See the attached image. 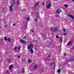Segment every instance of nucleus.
Masks as SVG:
<instances>
[{"mask_svg": "<svg viewBox=\"0 0 74 74\" xmlns=\"http://www.w3.org/2000/svg\"><path fill=\"white\" fill-rule=\"evenodd\" d=\"M33 48V45L32 44H30V45H28L27 47V48L28 50L31 49V48Z\"/></svg>", "mask_w": 74, "mask_h": 74, "instance_id": "f257e3e1", "label": "nucleus"}, {"mask_svg": "<svg viewBox=\"0 0 74 74\" xmlns=\"http://www.w3.org/2000/svg\"><path fill=\"white\" fill-rule=\"evenodd\" d=\"M61 12H62V10H60V9H58L57 10L56 12L58 14L60 13Z\"/></svg>", "mask_w": 74, "mask_h": 74, "instance_id": "f03ea898", "label": "nucleus"}, {"mask_svg": "<svg viewBox=\"0 0 74 74\" xmlns=\"http://www.w3.org/2000/svg\"><path fill=\"white\" fill-rule=\"evenodd\" d=\"M51 3H49V4H48L47 6H46L47 8H51Z\"/></svg>", "mask_w": 74, "mask_h": 74, "instance_id": "7ed1b4c3", "label": "nucleus"}, {"mask_svg": "<svg viewBox=\"0 0 74 74\" xmlns=\"http://www.w3.org/2000/svg\"><path fill=\"white\" fill-rule=\"evenodd\" d=\"M10 7V11H11L13 10L12 7H13V5L12 4H11L10 6H9Z\"/></svg>", "mask_w": 74, "mask_h": 74, "instance_id": "20e7f679", "label": "nucleus"}, {"mask_svg": "<svg viewBox=\"0 0 74 74\" xmlns=\"http://www.w3.org/2000/svg\"><path fill=\"white\" fill-rule=\"evenodd\" d=\"M12 67H13V65H10L9 68V70H11L12 69Z\"/></svg>", "mask_w": 74, "mask_h": 74, "instance_id": "39448f33", "label": "nucleus"}, {"mask_svg": "<svg viewBox=\"0 0 74 74\" xmlns=\"http://www.w3.org/2000/svg\"><path fill=\"white\" fill-rule=\"evenodd\" d=\"M20 41L21 42H22V43H23V44H25V43H26V42H25V41L22 40H20Z\"/></svg>", "mask_w": 74, "mask_h": 74, "instance_id": "423d86ee", "label": "nucleus"}, {"mask_svg": "<svg viewBox=\"0 0 74 74\" xmlns=\"http://www.w3.org/2000/svg\"><path fill=\"white\" fill-rule=\"evenodd\" d=\"M68 15L69 17L71 18H72V19H74V17L73 16V15L71 14H68Z\"/></svg>", "mask_w": 74, "mask_h": 74, "instance_id": "0eeeda50", "label": "nucleus"}, {"mask_svg": "<svg viewBox=\"0 0 74 74\" xmlns=\"http://www.w3.org/2000/svg\"><path fill=\"white\" fill-rule=\"evenodd\" d=\"M37 67H38L37 65H35L34 68V70H36V69H37Z\"/></svg>", "mask_w": 74, "mask_h": 74, "instance_id": "6e6552de", "label": "nucleus"}, {"mask_svg": "<svg viewBox=\"0 0 74 74\" xmlns=\"http://www.w3.org/2000/svg\"><path fill=\"white\" fill-rule=\"evenodd\" d=\"M57 30H58V29H57V28L56 27L54 29L53 32H57Z\"/></svg>", "mask_w": 74, "mask_h": 74, "instance_id": "1a4fd4ad", "label": "nucleus"}, {"mask_svg": "<svg viewBox=\"0 0 74 74\" xmlns=\"http://www.w3.org/2000/svg\"><path fill=\"white\" fill-rule=\"evenodd\" d=\"M30 51L31 53L32 54H33V53H34V51H33V49H31Z\"/></svg>", "mask_w": 74, "mask_h": 74, "instance_id": "9d476101", "label": "nucleus"}, {"mask_svg": "<svg viewBox=\"0 0 74 74\" xmlns=\"http://www.w3.org/2000/svg\"><path fill=\"white\" fill-rule=\"evenodd\" d=\"M38 4H39V3H36L35 4V5L34 6V7H37V5H38Z\"/></svg>", "mask_w": 74, "mask_h": 74, "instance_id": "9b49d317", "label": "nucleus"}, {"mask_svg": "<svg viewBox=\"0 0 74 74\" xmlns=\"http://www.w3.org/2000/svg\"><path fill=\"white\" fill-rule=\"evenodd\" d=\"M13 3L14 5L15 4V0H12Z\"/></svg>", "mask_w": 74, "mask_h": 74, "instance_id": "f8f14e48", "label": "nucleus"}, {"mask_svg": "<svg viewBox=\"0 0 74 74\" xmlns=\"http://www.w3.org/2000/svg\"><path fill=\"white\" fill-rule=\"evenodd\" d=\"M71 42H69L68 43V44H67V45L68 46H69L71 45Z\"/></svg>", "mask_w": 74, "mask_h": 74, "instance_id": "ddd939ff", "label": "nucleus"}, {"mask_svg": "<svg viewBox=\"0 0 74 74\" xmlns=\"http://www.w3.org/2000/svg\"><path fill=\"white\" fill-rule=\"evenodd\" d=\"M60 72H61V70H60V69H58L57 70V72L58 73H60Z\"/></svg>", "mask_w": 74, "mask_h": 74, "instance_id": "4468645a", "label": "nucleus"}, {"mask_svg": "<svg viewBox=\"0 0 74 74\" xmlns=\"http://www.w3.org/2000/svg\"><path fill=\"white\" fill-rule=\"evenodd\" d=\"M73 60H74L73 59H69V62H73Z\"/></svg>", "mask_w": 74, "mask_h": 74, "instance_id": "2eb2a0df", "label": "nucleus"}, {"mask_svg": "<svg viewBox=\"0 0 74 74\" xmlns=\"http://www.w3.org/2000/svg\"><path fill=\"white\" fill-rule=\"evenodd\" d=\"M8 42H10V41H11V38H8Z\"/></svg>", "mask_w": 74, "mask_h": 74, "instance_id": "dca6fc26", "label": "nucleus"}, {"mask_svg": "<svg viewBox=\"0 0 74 74\" xmlns=\"http://www.w3.org/2000/svg\"><path fill=\"white\" fill-rule=\"evenodd\" d=\"M64 7H65L66 8H68V5L67 4L64 5Z\"/></svg>", "mask_w": 74, "mask_h": 74, "instance_id": "f3484780", "label": "nucleus"}, {"mask_svg": "<svg viewBox=\"0 0 74 74\" xmlns=\"http://www.w3.org/2000/svg\"><path fill=\"white\" fill-rule=\"evenodd\" d=\"M28 63H31V60H30V59H29V60L28 61Z\"/></svg>", "mask_w": 74, "mask_h": 74, "instance_id": "a211bd4d", "label": "nucleus"}, {"mask_svg": "<svg viewBox=\"0 0 74 74\" xmlns=\"http://www.w3.org/2000/svg\"><path fill=\"white\" fill-rule=\"evenodd\" d=\"M54 63V62H51L50 64V66H52L53 64Z\"/></svg>", "mask_w": 74, "mask_h": 74, "instance_id": "6ab92c4d", "label": "nucleus"}, {"mask_svg": "<svg viewBox=\"0 0 74 74\" xmlns=\"http://www.w3.org/2000/svg\"><path fill=\"white\" fill-rule=\"evenodd\" d=\"M51 32H53V28H51Z\"/></svg>", "mask_w": 74, "mask_h": 74, "instance_id": "aec40b11", "label": "nucleus"}, {"mask_svg": "<svg viewBox=\"0 0 74 74\" xmlns=\"http://www.w3.org/2000/svg\"><path fill=\"white\" fill-rule=\"evenodd\" d=\"M4 39L6 41H7V37H5L4 38Z\"/></svg>", "mask_w": 74, "mask_h": 74, "instance_id": "412c9836", "label": "nucleus"}, {"mask_svg": "<svg viewBox=\"0 0 74 74\" xmlns=\"http://www.w3.org/2000/svg\"><path fill=\"white\" fill-rule=\"evenodd\" d=\"M16 49H17V47L16 46L14 48V50L15 51H16Z\"/></svg>", "mask_w": 74, "mask_h": 74, "instance_id": "4be33fe9", "label": "nucleus"}, {"mask_svg": "<svg viewBox=\"0 0 74 74\" xmlns=\"http://www.w3.org/2000/svg\"><path fill=\"white\" fill-rule=\"evenodd\" d=\"M19 4V1H17V5H18Z\"/></svg>", "mask_w": 74, "mask_h": 74, "instance_id": "5701e85b", "label": "nucleus"}, {"mask_svg": "<svg viewBox=\"0 0 74 74\" xmlns=\"http://www.w3.org/2000/svg\"><path fill=\"white\" fill-rule=\"evenodd\" d=\"M27 20L28 21H29V17H27Z\"/></svg>", "mask_w": 74, "mask_h": 74, "instance_id": "b1692460", "label": "nucleus"}, {"mask_svg": "<svg viewBox=\"0 0 74 74\" xmlns=\"http://www.w3.org/2000/svg\"><path fill=\"white\" fill-rule=\"evenodd\" d=\"M25 10H26V9H23V10H22V11L23 12H24L25 11Z\"/></svg>", "mask_w": 74, "mask_h": 74, "instance_id": "393cba45", "label": "nucleus"}, {"mask_svg": "<svg viewBox=\"0 0 74 74\" xmlns=\"http://www.w3.org/2000/svg\"><path fill=\"white\" fill-rule=\"evenodd\" d=\"M24 39H25V38H26V36H25L23 37Z\"/></svg>", "mask_w": 74, "mask_h": 74, "instance_id": "a878e982", "label": "nucleus"}, {"mask_svg": "<svg viewBox=\"0 0 74 74\" xmlns=\"http://www.w3.org/2000/svg\"><path fill=\"white\" fill-rule=\"evenodd\" d=\"M20 49H21V47L19 46L18 48V51H20Z\"/></svg>", "mask_w": 74, "mask_h": 74, "instance_id": "bb28decb", "label": "nucleus"}, {"mask_svg": "<svg viewBox=\"0 0 74 74\" xmlns=\"http://www.w3.org/2000/svg\"><path fill=\"white\" fill-rule=\"evenodd\" d=\"M56 38H59V36L58 35H57L56 36Z\"/></svg>", "mask_w": 74, "mask_h": 74, "instance_id": "cd10ccee", "label": "nucleus"}, {"mask_svg": "<svg viewBox=\"0 0 74 74\" xmlns=\"http://www.w3.org/2000/svg\"><path fill=\"white\" fill-rule=\"evenodd\" d=\"M22 72L23 73H24L25 72V69H23V71H22Z\"/></svg>", "mask_w": 74, "mask_h": 74, "instance_id": "c85d7f7f", "label": "nucleus"}, {"mask_svg": "<svg viewBox=\"0 0 74 74\" xmlns=\"http://www.w3.org/2000/svg\"><path fill=\"white\" fill-rule=\"evenodd\" d=\"M34 21H35V22H37V20L36 19H35Z\"/></svg>", "mask_w": 74, "mask_h": 74, "instance_id": "c756f323", "label": "nucleus"}, {"mask_svg": "<svg viewBox=\"0 0 74 74\" xmlns=\"http://www.w3.org/2000/svg\"><path fill=\"white\" fill-rule=\"evenodd\" d=\"M63 35H64V36H66V33L63 34Z\"/></svg>", "mask_w": 74, "mask_h": 74, "instance_id": "7c9ffc66", "label": "nucleus"}, {"mask_svg": "<svg viewBox=\"0 0 74 74\" xmlns=\"http://www.w3.org/2000/svg\"><path fill=\"white\" fill-rule=\"evenodd\" d=\"M42 5H44V2H42Z\"/></svg>", "mask_w": 74, "mask_h": 74, "instance_id": "2f4dec72", "label": "nucleus"}, {"mask_svg": "<svg viewBox=\"0 0 74 74\" xmlns=\"http://www.w3.org/2000/svg\"><path fill=\"white\" fill-rule=\"evenodd\" d=\"M16 25L15 23H14L13 25V26H15Z\"/></svg>", "mask_w": 74, "mask_h": 74, "instance_id": "473e14b6", "label": "nucleus"}, {"mask_svg": "<svg viewBox=\"0 0 74 74\" xmlns=\"http://www.w3.org/2000/svg\"><path fill=\"white\" fill-rule=\"evenodd\" d=\"M18 58H21V56H18Z\"/></svg>", "mask_w": 74, "mask_h": 74, "instance_id": "72a5a7b5", "label": "nucleus"}, {"mask_svg": "<svg viewBox=\"0 0 74 74\" xmlns=\"http://www.w3.org/2000/svg\"><path fill=\"white\" fill-rule=\"evenodd\" d=\"M56 16L57 17H59V16L57 14L56 15Z\"/></svg>", "mask_w": 74, "mask_h": 74, "instance_id": "f704fd0d", "label": "nucleus"}, {"mask_svg": "<svg viewBox=\"0 0 74 74\" xmlns=\"http://www.w3.org/2000/svg\"><path fill=\"white\" fill-rule=\"evenodd\" d=\"M63 30H64V32H65V30H65V29H63Z\"/></svg>", "mask_w": 74, "mask_h": 74, "instance_id": "c9c22d12", "label": "nucleus"}, {"mask_svg": "<svg viewBox=\"0 0 74 74\" xmlns=\"http://www.w3.org/2000/svg\"><path fill=\"white\" fill-rule=\"evenodd\" d=\"M60 41H61V42H62V41H63L62 39H61Z\"/></svg>", "mask_w": 74, "mask_h": 74, "instance_id": "e433bc0d", "label": "nucleus"}, {"mask_svg": "<svg viewBox=\"0 0 74 74\" xmlns=\"http://www.w3.org/2000/svg\"><path fill=\"white\" fill-rule=\"evenodd\" d=\"M66 53L64 54V56H66Z\"/></svg>", "mask_w": 74, "mask_h": 74, "instance_id": "4c0bfd02", "label": "nucleus"}, {"mask_svg": "<svg viewBox=\"0 0 74 74\" xmlns=\"http://www.w3.org/2000/svg\"><path fill=\"white\" fill-rule=\"evenodd\" d=\"M31 32H33V30H31Z\"/></svg>", "mask_w": 74, "mask_h": 74, "instance_id": "58836bf2", "label": "nucleus"}, {"mask_svg": "<svg viewBox=\"0 0 74 74\" xmlns=\"http://www.w3.org/2000/svg\"><path fill=\"white\" fill-rule=\"evenodd\" d=\"M8 71H6V73H8Z\"/></svg>", "mask_w": 74, "mask_h": 74, "instance_id": "ea45409f", "label": "nucleus"}, {"mask_svg": "<svg viewBox=\"0 0 74 74\" xmlns=\"http://www.w3.org/2000/svg\"><path fill=\"white\" fill-rule=\"evenodd\" d=\"M8 63H10V62L9 60H8Z\"/></svg>", "mask_w": 74, "mask_h": 74, "instance_id": "a19ab883", "label": "nucleus"}, {"mask_svg": "<svg viewBox=\"0 0 74 74\" xmlns=\"http://www.w3.org/2000/svg\"><path fill=\"white\" fill-rule=\"evenodd\" d=\"M74 47H73V48H72V49H74Z\"/></svg>", "mask_w": 74, "mask_h": 74, "instance_id": "79ce46f5", "label": "nucleus"}, {"mask_svg": "<svg viewBox=\"0 0 74 74\" xmlns=\"http://www.w3.org/2000/svg\"><path fill=\"white\" fill-rule=\"evenodd\" d=\"M55 65L54 66V69H55Z\"/></svg>", "mask_w": 74, "mask_h": 74, "instance_id": "37998d69", "label": "nucleus"}, {"mask_svg": "<svg viewBox=\"0 0 74 74\" xmlns=\"http://www.w3.org/2000/svg\"><path fill=\"white\" fill-rule=\"evenodd\" d=\"M42 72H44V70H42Z\"/></svg>", "mask_w": 74, "mask_h": 74, "instance_id": "c03bdc74", "label": "nucleus"}, {"mask_svg": "<svg viewBox=\"0 0 74 74\" xmlns=\"http://www.w3.org/2000/svg\"><path fill=\"white\" fill-rule=\"evenodd\" d=\"M51 54H49V57H50V55Z\"/></svg>", "mask_w": 74, "mask_h": 74, "instance_id": "a18cd8bd", "label": "nucleus"}, {"mask_svg": "<svg viewBox=\"0 0 74 74\" xmlns=\"http://www.w3.org/2000/svg\"><path fill=\"white\" fill-rule=\"evenodd\" d=\"M72 1H74V0H71Z\"/></svg>", "mask_w": 74, "mask_h": 74, "instance_id": "49530a36", "label": "nucleus"}, {"mask_svg": "<svg viewBox=\"0 0 74 74\" xmlns=\"http://www.w3.org/2000/svg\"><path fill=\"white\" fill-rule=\"evenodd\" d=\"M5 27H7V25H5Z\"/></svg>", "mask_w": 74, "mask_h": 74, "instance_id": "de8ad7c7", "label": "nucleus"}, {"mask_svg": "<svg viewBox=\"0 0 74 74\" xmlns=\"http://www.w3.org/2000/svg\"><path fill=\"white\" fill-rule=\"evenodd\" d=\"M12 71H13V70H12Z\"/></svg>", "mask_w": 74, "mask_h": 74, "instance_id": "09e8293b", "label": "nucleus"}, {"mask_svg": "<svg viewBox=\"0 0 74 74\" xmlns=\"http://www.w3.org/2000/svg\"><path fill=\"white\" fill-rule=\"evenodd\" d=\"M42 26V27H42V26Z\"/></svg>", "mask_w": 74, "mask_h": 74, "instance_id": "8fccbe9b", "label": "nucleus"}]
</instances>
